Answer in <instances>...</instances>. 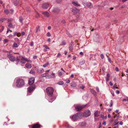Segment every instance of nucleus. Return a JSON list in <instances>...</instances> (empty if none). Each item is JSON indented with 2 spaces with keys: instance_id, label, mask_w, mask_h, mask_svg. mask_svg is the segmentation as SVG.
<instances>
[{
  "instance_id": "obj_1",
  "label": "nucleus",
  "mask_w": 128,
  "mask_h": 128,
  "mask_svg": "<svg viewBox=\"0 0 128 128\" xmlns=\"http://www.w3.org/2000/svg\"><path fill=\"white\" fill-rule=\"evenodd\" d=\"M16 84V86L19 87H22L25 84V83L23 80L20 78L17 79Z\"/></svg>"
},
{
  "instance_id": "obj_2",
  "label": "nucleus",
  "mask_w": 128,
  "mask_h": 128,
  "mask_svg": "<svg viewBox=\"0 0 128 128\" xmlns=\"http://www.w3.org/2000/svg\"><path fill=\"white\" fill-rule=\"evenodd\" d=\"M46 92L50 96H52L53 94L54 90L52 87H48L46 88Z\"/></svg>"
},
{
  "instance_id": "obj_3",
  "label": "nucleus",
  "mask_w": 128,
  "mask_h": 128,
  "mask_svg": "<svg viewBox=\"0 0 128 128\" xmlns=\"http://www.w3.org/2000/svg\"><path fill=\"white\" fill-rule=\"evenodd\" d=\"M86 106V105H80V104H78L75 106V109L77 111H79L81 110L84 108Z\"/></svg>"
},
{
  "instance_id": "obj_4",
  "label": "nucleus",
  "mask_w": 128,
  "mask_h": 128,
  "mask_svg": "<svg viewBox=\"0 0 128 128\" xmlns=\"http://www.w3.org/2000/svg\"><path fill=\"white\" fill-rule=\"evenodd\" d=\"M80 114L76 113L74 114L72 116V120L74 121L80 118Z\"/></svg>"
},
{
  "instance_id": "obj_5",
  "label": "nucleus",
  "mask_w": 128,
  "mask_h": 128,
  "mask_svg": "<svg viewBox=\"0 0 128 128\" xmlns=\"http://www.w3.org/2000/svg\"><path fill=\"white\" fill-rule=\"evenodd\" d=\"M7 57L11 61L14 62L16 60V59L15 57L14 56H12L11 54H7Z\"/></svg>"
},
{
  "instance_id": "obj_6",
  "label": "nucleus",
  "mask_w": 128,
  "mask_h": 128,
  "mask_svg": "<svg viewBox=\"0 0 128 128\" xmlns=\"http://www.w3.org/2000/svg\"><path fill=\"white\" fill-rule=\"evenodd\" d=\"M35 87V86L34 84L31 86L30 87H28V90L29 92H31L34 89Z\"/></svg>"
},
{
  "instance_id": "obj_7",
  "label": "nucleus",
  "mask_w": 128,
  "mask_h": 128,
  "mask_svg": "<svg viewBox=\"0 0 128 128\" xmlns=\"http://www.w3.org/2000/svg\"><path fill=\"white\" fill-rule=\"evenodd\" d=\"M42 126L38 123H37L33 125L32 128H40Z\"/></svg>"
},
{
  "instance_id": "obj_8",
  "label": "nucleus",
  "mask_w": 128,
  "mask_h": 128,
  "mask_svg": "<svg viewBox=\"0 0 128 128\" xmlns=\"http://www.w3.org/2000/svg\"><path fill=\"white\" fill-rule=\"evenodd\" d=\"M34 78L32 77L28 81V84L29 85H31L34 84Z\"/></svg>"
},
{
  "instance_id": "obj_9",
  "label": "nucleus",
  "mask_w": 128,
  "mask_h": 128,
  "mask_svg": "<svg viewBox=\"0 0 128 128\" xmlns=\"http://www.w3.org/2000/svg\"><path fill=\"white\" fill-rule=\"evenodd\" d=\"M55 76V74L52 73L51 74L47 75L46 76V78H53Z\"/></svg>"
},
{
  "instance_id": "obj_10",
  "label": "nucleus",
  "mask_w": 128,
  "mask_h": 128,
  "mask_svg": "<svg viewBox=\"0 0 128 128\" xmlns=\"http://www.w3.org/2000/svg\"><path fill=\"white\" fill-rule=\"evenodd\" d=\"M90 110H86L85 112L84 115L86 117H87L90 116Z\"/></svg>"
},
{
  "instance_id": "obj_11",
  "label": "nucleus",
  "mask_w": 128,
  "mask_h": 128,
  "mask_svg": "<svg viewBox=\"0 0 128 128\" xmlns=\"http://www.w3.org/2000/svg\"><path fill=\"white\" fill-rule=\"evenodd\" d=\"M49 4L48 3H44L42 4V8L44 9H46L48 7Z\"/></svg>"
},
{
  "instance_id": "obj_12",
  "label": "nucleus",
  "mask_w": 128,
  "mask_h": 128,
  "mask_svg": "<svg viewBox=\"0 0 128 128\" xmlns=\"http://www.w3.org/2000/svg\"><path fill=\"white\" fill-rule=\"evenodd\" d=\"M21 60H25L28 62H29L30 63H31L32 62V61L30 60H28L27 58H25L23 57H22V58L21 59Z\"/></svg>"
},
{
  "instance_id": "obj_13",
  "label": "nucleus",
  "mask_w": 128,
  "mask_h": 128,
  "mask_svg": "<svg viewBox=\"0 0 128 128\" xmlns=\"http://www.w3.org/2000/svg\"><path fill=\"white\" fill-rule=\"evenodd\" d=\"M19 0H13V2L14 3V4L15 6H16L18 3Z\"/></svg>"
},
{
  "instance_id": "obj_14",
  "label": "nucleus",
  "mask_w": 128,
  "mask_h": 128,
  "mask_svg": "<svg viewBox=\"0 0 128 128\" xmlns=\"http://www.w3.org/2000/svg\"><path fill=\"white\" fill-rule=\"evenodd\" d=\"M79 10L75 8H73L72 10V11L74 13H77L79 11Z\"/></svg>"
},
{
  "instance_id": "obj_15",
  "label": "nucleus",
  "mask_w": 128,
  "mask_h": 128,
  "mask_svg": "<svg viewBox=\"0 0 128 128\" xmlns=\"http://www.w3.org/2000/svg\"><path fill=\"white\" fill-rule=\"evenodd\" d=\"M86 6L90 8H91L93 7V6L90 2L87 3Z\"/></svg>"
},
{
  "instance_id": "obj_16",
  "label": "nucleus",
  "mask_w": 128,
  "mask_h": 128,
  "mask_svg": "<svg viewBox=\"0 0 128 128\" xmlns=\"http://www.w3.org/2000/svg\"><path fill=\"white\" fill-rule=\"evenodd\" d=\"M25 66L27 68H32V66L30 64L27 63L25 64Z\"/></svg>"
},
{
  "instance_id": "obj_17",
  "label": "nucleus",
  "mask_w": 128,
  "mask_h": 128,
  "mask_svg": "<svg viewBox=\"0 0 128 128\" xmlns=\"http://www.w3.org/2000/svg\"><path fill=\"white\" fill-rule=\"evenodd\" d=\"M100 112L98 111H96L94 114V116L96 117H98L99 116L98 114Z\"/></svg>"
},
{
  "instance_id": "obj_18",
  "label": "nucleus",
  "mask_w": 128,
  "mask_h": 128,
  "mask_svg": "<svg viewBox=\"0 0 128 128\" xmlns=\"http://www.w3.org/2000/svg\"><path fill=\"white\" fill-rule=\"evenodd\" d=\"M42 14L44 15L45 16L48 17L49 16L48 13L47 12H42Z\"/></svg>"
},
{
  "instance_id": "obj_19",
  "label": "nucleus",
  "mask_w": 128,
  "mask_h": 128,
  "mask_svg": "<svg viewBox=\"0 0 128 128\" xmlns=\"http://www.w3.org/2000/svg\"><path fill=\"white\" fill-rule=\"evenodd\" d=\"M91 92L94 95H96V92L94 90H91Z\"/></svg>"
},
{
  "instance_id": "obj_20",
  "label": "nucleus",
  "mask_w": 128,
  "mask_h": 128,
  "mask_svg": "<svg viewBox=\"0 0 128 128\" xmlns=\"http://www.w3.org/2000/svg\"><path fill=\"white\" fill-rule=\"evenodd\" d=\"M70 86L72 87H75L76 86V85L75 82H72L70 83Z\"/></svg>"
},
{
  "instance_id": "obj_21",
  "label": "nucleus",
  "mask_w": 128,
  "mask_h": 128,
  "mask_svg": "<svg viewBox=\"0 0 128 128\" xmlns=\"http://www.w3.org/2000/svg\"><path fill=\"white\" fill-rule=\"evenodd\" d=\"M8 26L10 28H14L12 23L10 22L8 23Z\"/></svg>"
},
{
  "instance_id": "obj_22",
  "label": "nucleus",
  "mask_w": 128,
  "mask_h": 128,
  "mask_svg": "<svg viewBox=\"0 0 128 128\" xmlns=\"http://www.w3.org/2000/svg\"><path fill=\"white\" fill-rule=\"evenodd\" d=\"M72 4L74 6H80V5L79 4H78V3L77 2H72Z\"/></svg>"
},
{
  "instance_id": "obj_23",
  "label": "nucleus",
  "mask_w": 128,
  "mask_h": 128,
  "mask_svg": "<svg viewBox=\"0 0 128 128\" xmlns=\"http://www.w3.org/2000/svg\"><path fill=\"white\" fill-rule=\"evenodd\" d=\"M119 122L118 121V119L117 118L115 121L114 125L115 126L117 125L118 123Z\"/></svg>"
},
{
  "instance_id": "obj_24",
  "label": "nucleus",
  "mask_w": 128,
  "mask_h": 128,
  "mask_svg": "<svg viewBox=\"0 0 128 128\" xmlns=\"http://www.w3.org/2000/svg\"><path fill=\"white\" fill-rule=\"evenodd\" d=\"M13 47L14 48H17L18 47V46L17 43L15 42L13 44Z\"/></svg>"
},
{
  "instance_id": "obj_25",
  "label": "nucleus",
  "mask_w": 128,
  "mask_h": 128,
  "mask_svg": "<svg viewBox=\"0 0 128 128\" xmlns=\"http://www.w3.org/2000/svg\"><path fill=\"white\" fill-rule=\"evenodd\" d=\"M58 84L60 85H62L64 84V82L62 81H59L57 83Z\"/></svg>"
},
{
  "instance_id": "obj_26",
  "label": "nucleus",
  "mask_w": 128,
  "mask_h": 128,
  "mask_svg": "<svg viewBox=\"0 0 128 128\" xmlns=\"http://www.w3.org/2000/svg\"><path fill=\"white\" fill-rule=\"evenodd\" d=\"M36 14L35 16L37 18H39L40 16V14H38L37 12H36Z\"/></svg>"
},
{
  "instance_id": "obj_27",
  "label": "nucleus",
  "mask_w": 128,
  "mask_h": 128,
  "mask_svg": "<svg viewBox=\"0 0 128 128\" xmlns=\"http://www.w3.org/2000/svg\"><path fill=\"white\" fill-rule=\"evenodd\" d=\"M73 48V46L72 44H70L69 47V49L70 50H72Z\"/></svg>"
},
{
  "instance_id": "obj_28",
  "label": "nucleus",
  "mask_w": 128,
  "mask_h": 128,
  "mask_svg": "<svg viewBox=\"0 0 128 128\" xmlns=\"http://www.w3.org/2000/svg\"><path fill=\"white\" fill-rule=\"evenodd\" d=\"M44 71V69L42 68H41L40 69V70H39L38 72L39 73H40Z\"/></svg>"
},
{
  "instance_id": "obj_29",
  "label": "nucleus",
  "mask_w": 128,
  "mask_h": 128,
  "mask_svg": "<svg viewBox=\"0 0 128 128\" xmlns=\"http://www.w3.org/2000/svg\"><path fill=\"white\" fill-rule=\"evenodd\" d=\"M29 73L30 74H34L35 73V72L33 69H32Z\"/></svg>"
},
{
  "instance_id": "obj_30",
  "label": "nucleus",
  "mask_w": 128,
  "mask_h": 128,
  "mask_svg": "<svg viewBox=\"0 0 128 128\" xmlns=\"http://www.w3.org/2000/svg\"><path fill=\"white\" fill-rule=\"evenodd\" d=\"M46 74H47L46 73L43 74L41 75V76L42 77H46V76H47V75H46Z\"/></svg>"
},
{
  "instance_id": "obj_31",
  "label": "nucleus",
  "mask_w": 128,
  "mask_h": 128,
  "mask_svg": "<svg viewBox=\"0 0 128 128\" xmlns=\"http://www.w3.org/2000/svg\"><path fill=\"white\" fill-rule=\"evenodd\" d=\"M4 12L7 14H8L9 13V11L8 10H4Z\"/></svg>"
},
{
  "instance_id": "obj_32",
  "label": "nucleus",
  "mask_w": 128,
  "mask_h": 128,
  "mask_svg": "<svg viewBox=\"0 0 128 128\" xmlns=\"http://www.w3.org/2000/svg\"><path fill=\"white\" fill-rule=\"evenodd\" d=\"M49 64V63L48 62H47V63H46V64H44L43 66V67H46L47 66H48V65Z\"/></svg>"
},
{
  "instance_id": "obj_33",
  "label": "nucleus",
  "mask_w": 128,
  "mask_h": 128,
  "mask_svg": "<svg viewBox=\"0 0 128 128\" xmlns=\"http://www.w3.org/2000/svg\"><path fill=\"white\" fill-rule=\"evenodd\" d=\"M66 126L67 128H73L72 127L70 126L68 124H67Z\"/></svg>"
},
{
  "instance_id": "obj_34",
  "label": "nucleus",
  "mask_w": 128,
  "mask_h": 128,
  "mask_svg": "<svg viewBox=\"0 0 128 128\" xmlns=\"http://www.w3.org/2000/svg\"><path fill=\"white\" fill-rule=\"evenodd\" d=\"M65 44L66 42H65L64 41H63L62 42L61 44H60V45H65Z\"/></svg>"
},
{
  "instance_id": "obj_35",
  "label": "nucleus",
  "mask_w": 128,
  "mask_h": 128,
  "mask_svg": "<svg viewBox=\"0 0 128 128\" xmlns=\"http://www.w3.org/2000/svg\"><path fill=\"white\" fill-rule=\"evenodd\" d=\"M1 28V29L0 30V32H1L3 31L4 28V27L3 26H2Z\"/></svg>"
},
{
  "instance_id": "obj_36",
  "label": "nucleus",
  "mask_w": 128,
  "mask_h": 128,
  "mask_svg": "<svg viewBox=\"0 0 128 128\" xmlns=\"http://www.w3.org/2000/svg\"><path fill=\"white\" fill-rule=\"evenodd\" d=\"M66 34L68 36L70 37H72V36H71V35L68 32H66Z\"/></svg>"
},
{
  "instance_id": "obj_37",
  "label": "nucleus",
  "mask_w": 128,
  "mask_h": 128,
  "mask_svg": "<svg viewBox=\"0 0 128 128\" xmlns=\"http://www.w3.org/2000/svg\"><path fill=\"white\" fill-rule=\"evenodd\" d=\"M40 31V27L39 26H38L37 28H36V32H37L38 31Z\"/></svg>"
},
{
  "instance_id": "obj_38",
  "label": "nucleus",
  "mask_w": 128,
  "mask_h": 128,
  "mask_svg": "<svg viewBox=\"0 0 128 128\" xmlns=\"http://www.w3.org/2000/svg\"><path fill=\"white\" fill-rule=\"evenodd\" d=\"M46 35L48 37H50L51 36V34L50 33L48 32L47 33Z\"/></svg>"
},
{
  "instance_id": "obj_39",
  "label": "nucleus",
  "mask_w": 128,
  "mask_h": 128,
  "mask_svg": "<svg viewBox=\"0 0 128 128\" xmlns=\"http://www.w3.org/2000/svg\"><path fill=\"white\" fill-rule=\"evenodd\" d=\"M19 20L21 22H22V17H20L19 18Z\"/></svg>"
},
{
  "instance_id": "obj_40",
  "label": "nucleus",
  "mask_w": 128,
  "mask_h": 128,
  "mask_svg": "<svg viewBox=\"0 0 128 128\" xmlns=\"http://www.w3.org/2000/svg\"><path fill=\"white\" fill-rule=\"evenodd\" d=\"M43 46L46 49H49V48L46 45H44Z\"/></svg>"
},
{
  "instance_id": "obj_41",
  "label": "nucleus",
  "mask_w": 128,
  "mask_h": 128,
  "mask_svg": "<svg viewBox=\"0 0 128 128\" xmlns=\"http://www.w3.org/2000/svg\"><path fill=\"white\" fill-rule=\"evenodd\" d=\"M84 60H83V61H82V62H80V64L82 65L84 63Z\"/></svg>"
},
{
  "instance_id": "obj_42",
  "label": "nucleus",
  "mask_w": 128,
  "mask_h": 128,
  "mask_svg": "<svg viewBox=\"0 0 128 128\" xmlns=\"http://www.w3.org/2000/svg\"><path fill=\"white\" fill-rule=\"evenodd\" d=\"M61 22L64 24H65L66 23L65 20H62L61 21Z\"/></svg>"
},
{
  "instance_id": "obj_43",
  "label": "nucleus",
  "mask_w": 128,
  "mask_h": 128,
  "mask_svg": "<svg viewBox=\"0 0 128 128\" xmlns=\"http://www.w3.org/2000/svg\"><path fill=\"white\" fill-rule=\"evenodd\" d=\"M16 61L17 62H18L20 61V60L18 57H17Z\"/></svg>"
},
{
  "instance_id": "obj_44",
  "label": "nucleus",
  "mask_w": 128,
  "mask_h": 128,
  "mask_svg": "<svg viewBox=\"0 0 128 128\" xmlns=\"http://www.w3.org/2000/svg\"><path fill=\"white\" fill-rule=\"evenodd\" d=\"M58 75L60 76H61L62 75V73L60 72H58Z\"/></svg>"
},
{
  "instance_id": "obj_45",
  "label": "nucleus",
  "mask_w": 128,
  "mask_h": 128,
  "mask_svg": "<svg viewBox=\"0 0 128 128\" xmlns=\"http://www.w3.org/2000/svg\"><path fill=\"white\" fill-rule=\"evenodd\" d=\"M5 18H1L0 19V22H3Z\"/></svg>"
},
{
  "instance_id": "obj_46",
  "label": "nucleus",
  "mask_w": 128,
  "mask_h": 128,
  "mask_svg": "<svg viewBox=\"0 0 128 128\" xmlns=\"http://www.w3.org/2000/svg\"><path fill=\"white\" fill-rule=\"evenodd\" d=\"M82 125L83 126H85L86 125V123L85 122H82Z\"/></svg>"
},
{
  "instance_id": "obj_47",
  "label": "nucleus",
  "mask_w": 128,
  "mask_h": 128,
  "mask_svg": "<svg viewBox=\"0 0 128 128\" xmlns=\"http://www.w3.org/2000/svg\"><path fill=\"white\" fill-rule=\"evenodd\" d=\"M113 105V102H112V100L111 101L110 103V106L111 107Z\"/></svg>"
},
{
  "instance_id": "obj_48",
  "label": "nucleus",
  "mask_w": 128,
  "mask_h": 128,
  "mask_svg": "<svg viewBox=\"0 0 128 128\" xmlns=\"http://www.w3.org/2000/svg\"><path fill=\"white\" fill-rule=\"evenodd\" d=\"M80 88L83 90L84 88H85V86H83V85H82V86H80Z\"/></svg>"
},
{
  "instance_id": "obj_49",
  "label": "nucleus",
  "mask_w": 128,
  "mask_h": 128,
  "mask_svg": "<svg viewBox=\"0 0 128 128\" xmlns=\"http://www.w3.org/2000/svg\"><path fill=\"white\" fill-rule=\"evenodd\" d=\"M100 57L101 58L103 59L104 58V56L103 54H101L100 55Z\"/></svg>"
},
{
  "instance_id": "obj_50",
  "label": "nucleus",
  "mask_w": 128,
  "mask_h": 128,
  "mask_svg": "<svg viewBox=\"0 0 128 128\" xmlns=\"http://www.w3.org/2000/svg\"><path fill=\"white\" fill-rule=\"evenodd\" d=\"M113 87L114 88H118V87H117V86L116 84H114V85L113 86Z\"/></svg>"
},
{
  "instance_id": "obj_51",
  "label": "nucleus",
  "mask_w": 128,
  "mask_h": 128,
  "mask_svg": "<svg viewBox=\"0 0 128 128\" xmlns=\"http://www.w3.org/2000/svg\"><path fill=\"white\" fill-rule=\"evenodd\" d=\"M20 35H21V34L20 33H17V36H18L20 37Z\"/></svg>"
},
{
  "instance_id": "obj_52",
  "label": "nucleus",
  "mask_w": 128,
  "mask_h": 128,
  "mask_svg": "<svg viewBox=\"0 0 128 128\" xmlns=\"http://www.w3.org/2000/svg\"><path fill=\"white\" fill-rule=\"evenodd\" d=\"M61 55V54H60V53H58V55H57V56H56L58 58V57H60V56Z\"/></svg>"
},
{
  "instance_id": "obj_53",
  "label": "nucleus",
  "mask_w": 128,
  "mask_h": 128,
  "mask_svg": "<svg viewBox=\"0 0 128 128\" xmlns=\"http://www.w3.org/2000/svg\"><path fill=\"white\" fill-rule=\"evenodd\" d=\"M23 60H21L20 61V62L21 63H22V64H25V62L23 61Z\"/></svg>"
},
{
  "instance_id": "obj_54",
  "label": "nucleus",
  "mask_w": 128,
  "mask_h": 128,
  "mask_svg": "<svg viewBox=\"0 0 128 128\" xmlns=\"http://www.w3.org/2000/svg\"><path fill=\"white\" fill-rule=\"evenodd\" d=\"M50 70H47L45 71V73H46V74H47L50 71Z\"/></svg>"
},
{
  "instance_id": "obj_55",
  "label": "nucleus",
  "mask_w": 128,
  "mask_h": 128,
  "mask_svg": "<svg viewBox=\"0 0 128 128\" xmlns=\"http://www.w3.org/2000/svg\"><path fill=\"white\" fill-rule=\"evenodd\" d=\"M21 34L22 35L24 36L25 34V33L24 32H21Z\"/></svg>"
},
{
  "instance_id": "obj_56",
  "label": "nucleus",
  "mask_w": 128,
  "mask_h": 128,
  "mask_svg": "<svg viewBox=\"0 0 128 128\" xmlns=\"http://www.w3.org/2000/svg\"><path fill=\"white\" fill-rule=\"evenodd\" d=\"M115 70L117 72H118L119 71V70L118 68L116 67L115 68Z\"/></svg>"
},
{
  "instance_id": "obj_57",
  "label": "nucleus",
  "mask_w": 128,
  "mask_h": 128,
  "mask_svg": "<svg viewBox=\"0 0 128 128\" xmlns=\"http://www.w3.org/2000/svg\"><path fill=\"white\" fill-rule=\"evenodd\" d=\"M96 90L98 92H99V88L98 87H96Z\"/></svg>"
},
{
  "instance_id": "obj_58",
  "label": "nucleus",
  "mask_w": 128,
  "mask_h": 128,
  "mask_svg": "<svg viewBox=\"0 0 128 128\" xmlns=\"http://www.w3.org/2000/svg\"><path fill=\"white\" fill-rule=\"evenodd\" d=\"M108 61L109 62H110V63H111V59L109 57H108Z\"/></svg>"
},
{
  "instance_id": "obj_59",
  "label": "nucleus",
  "mask_w": 128,
  "mask_h": 128,
  "mask_svg": "<svg viewBox=\"0 0 128 128\" xmlns=\"http://www.w3.org/2000/svg\"><path fill=\"white\" fill-rule=\"evenodd\" d=\"M62 0H56V2H57L59 3Z\"/></svg>"
},
{
  "instance_id": "obj_60",
  "label": "nucleus",
  "mask_w": 128,
  "mask_h": 128,
  "mask_svg": "<svg viewBox=\"0 0 128 128\" xmlns=\"http://www.w3.org/2000/svg\"><path fill=\"white\" fill-rule=\"evenodd\" d=\"M70 82V80H66V83H69Z\"/></svg>"
},
{
  "instance_id": "obj_61",
  "label": "nucleus",
  "mask_w": 128,
  "mask_h": 128,
  "mask_svg": "<svg viewBox=\"0 0 128 128\" xmlns=\"http://www.w3.org/2000/svg\"><path fill=\"white\" fill-rule=\"evenodd\" d=\"M33 58L34 59H36L37 58V56H33Z\"/></svg>"
},
{
  "instance_id": "obj_62",
  "label": "nucleus",
  "mask_w": 128,
  "mask_h": 128,
  "mask_svg": "<svg viewBox=\"0 0 128 128\" xmlns=\"http://www.w3.org/2000/svg\"><path fill=\"white\" fill-rule=\"evenodd\" d=\"M33 42H31L30 44V45L32 46L33 45Z\"/></svg>"
},
{
  "instance_id": "obj_63",
  "label": "nucleus",
  "mask_w": 128,
  "mask_h": 128,
  "mask_svg": "<svg viewBox=\"0 0 128 128\" xmlns=\"http://www.w3.org/2000/svg\"><path fill=\"white\" fill-rule=\"evenodd\" d=\"M12 52V51L11 50H10V51H8V53L7 54H10V53H11Z\"/></svg>"
},
{
  "instance_id": "obj_64",
  "label": "nucleus",
  "mask_w": 128,
  "mask_h": 128,
  "mask_svg": "<svg viewBox=\"0 0 128 128\" xmlns=\"http://www.w3.org/2000/svg\"><path fill=\"white\" fill-rule=\"evenodd\" d=\"M109 84H110V85L111 86H112L113 85V84L111 82H110Z\"/></svg>"
}]
</instances>
